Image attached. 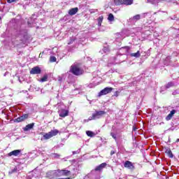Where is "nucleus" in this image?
Returning <instances> with one entry per match:
<instances>
[{"label": "nucleus", "mask_w": 179, "mask_h": 179, "mask_svg": "<svg viewBox=\"0 0 179 179\" xmlns=\"http://www.w3.org/2000/svg\"><path fill=\"white\" fill-rule=\"evenodd\" d=\"M71 174V171H68L66 169H57L56 171H51L48 172L47 176L50 177V176H53V177H62L69 176Z\"/></svg>", "instance_id": "f257e3e1"}, {"label": "nucleus", "mask_w": 179, "mask_h": 179, "mask_svg": "<svg viewBox=\"0 0 179 179\" xmlns=\"http://www.w3.org/2000/svg\"><path fill=\"white\" fill-rule=\"evenodd\" d=\"M70 72L76 76L83 75V69L80 68V64H74L70 68Z\"/></svg>", "instance_id": "f03ea898"}, {"label": "nucleus", "mask_w": 179, "mask_h": 179, "mask_svg": "<svg viewBox=\"0 0 179 179\" xmlns=\"http://www.w3.org/2000/svg\"><path fill=\"white\" fill-rule=\"evenodd\" d=\"M104 114H106V111L104 110H96L95 113H92V115L89 117V120H99V118H101Z\"/></svg>", "instance_id": "7ed1b4c3"}, {"label": "nucleus", "mask_w": 179, "mask_h": 179, "mask_svg": "<svg viewBox=\"0 0 179 179\" xmlns=\"http://www.w3.org/2000/svg\"><path fill=\"white\" fill-rule=\"evenodd\" d=\"M112 92L113 87H106L99 93V96H104L106 94H108V93H111Z\"/></svg>", "instance_id": "20e7f679"}, {"label": "nucleus", "mask_w": 179, "mask_h": 179, "mask_svg": "<svg viewBox=\"0 0 179 179\" xmlns=\"http://www.w3.org/2000/svg\"><path fill=\"white\" fill-rule=\"evenodd\" d=\"M31 75H38L41 73V69L38 66H35L30 71Z\"/></svg>", "instance_id": "39448f33"}, {"label": "nucleus", "mask_w": 179, "mask_h": 179, "mask_svg": "<svg viewBox=\"0 0 179 179\" xmlns=\"http://www.w3.org/2000/svg\"><path fill=\"white\" fill-rule=\"evenodd\" d=\"M124 167L126 169H129V170H134L135 169V166H134V164L129 161H126L124 164Z\"/></svg>", "instance_id": "423d86ee"}, {"label": "nucleus", "mask_w": 179, "mask_h": 179, "mask_svg": "<svg viewBox=\"0 0 179 179\" xmlns=\"http://www.w3.org/2000/svg\"><path fill=\"white\" fill-rule=\"evenodd\" d=\"M68 114H69V112L66 110L61 109L59 110V115L62 118H65V117L68 116Z\"/></svg>", "instance_id": "0eeeda50"}, {"label": "nucleus", "mask_w": 179, "mask_h": 179, "mask_svg": "<svg viewBox=\"0 0 179 179\" xmlns=\"http://www.w3.org/2000/svg\"><path fill=\"white\" fill-rule=\"evenodd\" d=\"M29 118V115L25 114L22 116L18 117L17 119H15V122H22V121H24V120H27Z\"/></svg>", "instance_id": "6e6552de"}, {"label": "nucleus", "mask_w": 179, "mask_h": 179, "mask_svg": "<svg viewBox=\"0 0 179 179\" xmlns=\"http://www.w3.org/2000/svg\"><path fill=\"white\" fill-rule=\"evenodd\" d=\"M78 10L79 8H78V7L71 8L69 10V15H70V16H73V15H76V13H78Z\"/></svg>", "instance_id": "1a4fd4ad"}, {"label": "nucleus", "mask_w": 179, "mask_h": 179, "mask_svg": "<svg viewBox=\"0 0 179 179\" xmlns=\"http://www.w3.org/2000/svg\"><path fill=\"white\" fill-rule=\"evenodd\" d=\"M22 150H15L8 153V156H19L21 153Z\"/></svg>", "instance_id": "9d476101"}, {"label": "nucleus", "mask_w": 179, "mask_h": 179, "mask_svg": "<svg viewBox=\"0 0 179 179\" xmlns=\"http://www.w3.org/2000/svg\"><path fill=\"white\" fill-rule=\"evenodd\" d=\"M106 166H107V163L106 162L101 164L99 166L95 168V171H101V170H103Z\"/></svg>", "instance_id": "9b49d317"}, {"label": "nucleus", "mask_w": 179, "mask_h": 179, "mask_svg": "<svg viewBox=\"0 0 179 179\" xmlns=\"http://www.w3.org/2000/svg\"><path fill=\"white\" fill-rule=\"evenodd\" d=\"M176 110H172L170 113L166 116V121H170V120H171V118H173V115H174V114H176Z\"/></svg>", "instance_id": "f8f14e48"}, {"label": "nucleus", "mask_w": 179, "mask_h": 179, "mask_svg": "<svg viewBox=\"0 0 179 179\" xmlns=\"http://www.w3.org/2000/svg\"><path fill=\"white\" fill-rule=\"evenodd\" d=\"M49 134H50V136L52 138V136H57V135L59 134V131H58V129H53L49 131Z\"/></svg>", "instance_id": "ddd939ff"}, {"label": "nucleus", "mask_w": 179, "mask_h": 179, "mask_svg": "<svg viewBox=\"0 0 179 179\" xmlns=\"http://www.w3.org/2000/svg\"><path fill=\"white\" fill-rule=\"evenodd\" d=\"M33 127H34V123L29 124L24 128V131H29V129H32Z\"/></svg>", "instance_id": "4468645a"}, {"label": "nucleus", "mask_w": 179, "mask_h": 179, "mask_svg": "<svg viewBox=\"0 0 179 179\" xmlns=\"http://www.w3.org/2000/svg\"><path fill=\"white\" fill-rule=\"evenodd\" d=\"M165 153H166V155H168L169 157H170L171 159H173V157H174V155H173V152H171V150L170 149H166Z\"/></svg>", "instance_id": "2eb2a0df"}, {"label": "nucleus", "mask_w": 179, "mask_h": 179, "mask_svg": "<svg viewBox=\"0 0 179 179\" xmlns=\"http://www.w3.org/2000/svg\"><path fill=\"white\" fill-rule=\"evenodd\" d=\"M115 5L117 6L120 5H124L123 0H113Z\"/></svg>", "instance_id": "dca6fc26"}, {"label": "nucleus", "mask_w": 179, "mask_h": 179, "mask_svg": "<svg viewBox=\"0 0 179 179\" xmlns=\"http://www.w3.org/2000/svg\"><path fill=\"white\" fill-rule=\"evenodd\" d=\"M131 57H134L135 58H139L141 57V52L137 51L136 53H131Z\"/></svg>", "instance_id": "f3484780"}, {"label": "nucleus", "mask_w": 179, "mask_h": 179, "mask_svg": "<svg viewBox=\"0 0 179 179\" xmlns=\"http://www.w3.org/2000/svg\"><path fill=\"white\" fill-rule=\"evenodd\" d=\"M148 3H152V5H156L159 3V0H145Z\"/></svg>", "instance_id": "a211bd4d"}, {"label": "nucleus", "mask_w": 179, "mask_h": 179, "mask_svg": "<svg viewBox=\"0 0 179 179\" xmlns=\"http://www.w3.org/2000/svg\"><path fill=\"white\" fill-rule=\"evenodd\" d=\"M51 134H50V133H46L43 135V139L47 140V139H51Z\"/></svg>", "instance_id": "6ab92c4d"}, {"label": "nucleus", "mask_w": 179, "mask_h": 179, "mask_svg": "<svg viewBox=\"0 0 179 179\" xmlns=\"http://www.w3.org/2000/svg\"><path fill=\"white\" fill-rule=\"evenodd\" d=\"M134 0H123V5H132Z\"/></svg>", "instance_id": "aec40b11"}, {"label": "nucleus", "mask_w": 179, "mask_h": 179, "mask_svg": "<svg viewBox=\"0 0 179 179\" xmlns=\"http://www.w3.org/2000/svg\"><path fill=\"white\" fill-rule=\"evenodd\" d=\"M48 79V76L47 74H45L43 77L41 79L40 82H47Z\"/></svg>", "instance_id": "412c9836"}, {"label": "nucleus", "mask_w": 179, "mask_h": 179, "mask_svg": "<svg viewBox=\"0 0 179 179\" xmlns=\"http://www.w3.org/2000/svg\"><path fill=\"white\" fill-rule=\"evenodd\" d=\"M86 134L87 136H91V137H93L96 135L93 131H87Z\"/></svg>", "instance_id": "4be33fe9"}, {"label": "nucleus", "mask_w": 179, "mask_h": 179, "mask_svg": "<svg viewBox=\"0 0 179 179\" xmlns=\"http://www.w3.org/2000/svg\"><path fill=\"white\" fill-rule=\"evenodd\" d=\"M140 19H141V15H134V16L131 18L132 20H135V21H136V20H140Z\"/></svg>", "instance_id": "5701e85b"}, {"label": "nucleus", "mask_w": 179, "mask_h": 179, "mask_svg": "<svg viewBox=\"0 0 179 179\" xmlns=\"http://www.w3.org/2000/svg\"><path fill=\"white\" fill-rule=\"evenodd\" d=\"M108 20H109V22H113V20H114V15L112 13L109 14Z\"/></svg>", "instance_id": "b1692460"}, {"label": "nucleus", "mask_w": 179, "mask_h": 179, "mask_svg": "<svg viewBox=\"0 0 179 179\" xmlns=\"http://www.w3.org/2000/svg\"><path fill=\"white\" fill-rule=\"evenodd\" d=\"M174 86V83L170 82L166 85V89H170V87H173Z\"/></svg>", "instance_id": "393cba45"}, {"label": "nucleus", "mask_w": 179, "mask_h": 179, "mask_svg": "<svg viewBox=\"0 0 179 179\" xmlns=\"http://www.w3.org/2000/svg\"><path fill=\"white\" fill-rule=\"evenodd\" d=\"M13 173H17V168L15 167L10 171L8 172V174H13Z\"/></svg>", "instance_id": "a878e982"}, {"label": "nucleus", "mask_w": 179, "mask_h": 179, "mask_svg": "<svg viewBox=\"0 0 179 179\" xmlns=\"http://www.w3.org/2000/svg\"><path fill=\"white\" fill-rule=\"evenodd\" d=\"M50 62H55L57 61V57L52 56V57H50Z\"/></svg>", "instance_id": "bb28decb"}, {"label": "nucleus", "mask_w": 179, "mask_h": 179, "mask_svg": "<svg viewBox=\"0 0 179 179\" xmlns=\"http://www.w3.org/2000/svg\"><path fill=\"white\" fill-rule=\"evenodd\" d=\"M110 135L112 136V137L113 138V139H115V141H117V136H115V134L111 132Z\"/></svg>", "instance_id": "cd10ccee"}, {"label": "nucleus", "mask_w": 179, "mask_h": 179, "mask_svg": "<svg viewBox=\"0 0 179 179\" xmlns=\"http://www.w3.org/2000/svg\"><path fill=\"white\" fill-rule=\"evenodd\" d=\"M19 1V0H8L7 2H8V3H12L16 2V1Z\"/></svg>", "instance_id": "c85d7f7f"}, {"label": "nucleus", "mask_w": 179, "mask_h": 179, "mask_svg": "<svg viewBox=\"0 0 179 179\" xmlns=\"http://www.w3.org/2000/svg\"><path fill=\"white\" fill-rule=\"evenodd\" d=\"M61 77L62 78V79H65V78H66V74H62Z\"/></svg>", "instance_id": "c756f323"}, {"label": "nucleus", "mask_w": 179, "mask_h": 179, "mask_svg": "<svg viewBox=\"0 0 179 179\" xmlns=\"http://www.w3.org/2000/svg\"><path fill=\"white\" fill-rule=\"evenodd\" d=\"M62 79H63V78H62V76H59V77H58V80H59V81L62 80Z\"/></svg>", "instance_id": "7c9ffc66"}, {"label": "nucleus", "mask_w": 179, "mask_h": 179, "mask_svg": "<svg viewBox=\"0 0 179 179\" xmlns=\"http://www.w3.org/2000/svg\"><path fill=\"white\" fill-rule=\"evenodd\" d=\"M114 154H115V152L114 150H112V151L110 152L111 156H113V155H114Z\"/></svg>", "instance_id": "2f4dec72"}, {"label": "nucleus", "mask_w": 179, "mask_h": 179, "mask_svg": "<svg viewBox=\"0 0 179 179\" xmlns=\"http://www.w3.org/2000/svg\"><path fill=\"white\" fill-rule=\"evenodd\" d=\"M43 57L42 55H41V53L39 55V57Z\"/></svg>", "instance_id": "473e14b6"}, {"label": "nucleus", "mask_w": 179, "mask_h": 179, "mask_svg": "<svg viewBox=\"0 0 179 179\" xmlns=\"http://www.w3.org/2000/svg\"><path fill=\"white\" fill-rule=\"evenodd\" d=\"M176 142H179V138H178V139L176 140Z\"/></svg>", "instance_id": "72a5a7b5"}, {"label": "nucleus", "mask_w": 179, "mask_h": 179, "mask_svg": "<svg viewBox=\"0 0 179 179\" xmlns=\"http://www.w3.org/2000/svg\"><path fill=\"white\" fill-rule=\"evenodd\" d=\"M6 73L4 74V76H6Z\"/></svg>", "instance_id": "f704fd0d"}, {"label": "nucleus", "mask_w": 179, "mask_h": 179, "mask_svg": "<svg viewBox=\"0 0 179 179\" xmlns=\"http://www.w3.org/2000/svg\"><path fill=\"white\" fill-rule=\"evenodd\" d=\"M143 15H146V13H144Z\"/></svg>", "instance_id": "c9c22d12"}, {"label": "nucleus", "mask_w": 179, "mask_h": 179, "mask_svg": "<svg viewBox=\"0 0 179 179\" xmlns=\"http://www.w3.org/2000/svg\"><path fill=\"white\" fill-rule=\"evenodd\" d=\"M1 18L0 17V20H1Z\"/></svg>", "instance_id": "e433bc0d"}]
</instances>
